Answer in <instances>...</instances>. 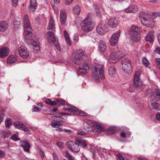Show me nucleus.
Instances as JSON below:
<instances>
[{"instance_id": "nucleus-17", "label": "nucleus", "mask_w": 160, "mask_h": 160, "mask_svg": "<svg viewBox=\"0 0 160 160\" xmlns=\"http://www.w3.org/2000/svg\"><path fill=\"white\" fill-rule=\"evenodd\" d=\"M67 18L66 12L65 9H62L61 10L60 21L62 24H64L66 22Z\"/></svg>"}, {"instance_id": "nucleus-40", "label": "nucleus", "mask_w": 160, "mask_h": 160, "mask_svg": "<svg viewBox=\"0 0 160 160\" xmlns=\"http://www.w3.org/2000/svg\"><path fill=\"white\" fill-rule=\"evenodd\" d=\"M142 63L146 67H148L149 65V62L146 57H143L142 59Z\"/></svg>"}, {"instance_id": "nucleus-52", "label": "nucleus", "mask_w": 160, "mask_h": 160, "mask_svg": "<svg viewBox=\"0 0 160 160\" xmlns=\"http://www.w3.org/2000/svg\"><path fill=\"white\" fill-rule=\"evenodd\" d=\"M95 12L98 16L100 17L101 16V13L99 9L98 8H96Z\"/></svg>"}, {"instance_id": "nucleus-43", "label": "nucleus", "mask_w": 160, "mask_h": 160, "mask_svg": "<svg viewBox=\"0 0 160 160\" xmlns=\"http://www.w3.org/2000/svg\"><path fill=\"white\" fill-rule=\"evenodd\" d=\"M151 18V15L150 14H148V13H146V15L143 18V22L146 21L150 19V18ZM142 22V21H141V22Z\"/></svg>"}, {"instance_id": "nucleus-55", "label": "nucleus", "mask_w": 160, "mask_h": 160, "mask_svg": "<svg viewBox=\"0 0 160 160\" xmlns=\"http://www.w3.org/2000/svg\"><path fill=\"white\" fill-rule=\"evenodd\" d=\"M117 156L120 160H124V158L122 155L120 153L117 154Z\"/></svg>"}, {"instance_id": "nucleus-27", "label": "nucleus", "mask_w": 160, "mask_h": 160, "mask_svg": "<svg viewBox=\"0 0 160 160\" xmlns=\"http://www.w3.org/2000/svg\"><path fill=\"white\" fill-rule=\"evenodd\" d=\"M99 50L102 52H105L107 49V46L105 42L100 41L99 42Z\"/></svg>"}, {"instance_id": "nucleus-7", "label": "nucleus", "mask_w": 160, "mask_h": 160, "mask_svg": "<svg viewBox=\"0 0 160 160\" xmlns=\"http://www.w3.org/2000/svg\"><path fill=\"white\" fill-rule=\"evenodd\" d=\"M124 56V54L121 53L119 51H113L109 55L108 60L110 62L116 63Z\"/></svg>"}, {"instance_id": "nucleus-26", "label": "nucleus", "mask_w": 160, "mask_h": 160, "mask_svg": "<svg viewBox=\"0 0 160 160\" xmlns=\"http://www.w3.org/2000/svg\"><path fill=\"white\" fill-rule=\"evenodd\" d=\"M52 120L54 122H57L59 123H63L65 122V119L59 116H54L52 117Z\"/></svg>"}, {"instance_id": "nucleus-38", "label": "nucleus", "mask_w": 160, "mask_h": 160, "mask_svg": "<svg viewBox=\"0 0 160 160\" xmlns=\"http://www.w3.org/2000/svg\"><path fill=\"white\" fill-rule=\"evenodd\" d=\"M51 125L53 128H59L62 126V124L57 122H52L51 123Z\"/></svg>"}, {"instance_id": "nucleus-32", "label": "nucleus", "mask_w": 160, "mask_h": 160, "mask_svg": "<svg viewBox=\"0 0 160 160\" xmlns=\"http://www.w3.org/2000/svg\"><path fill=\"white\" fill-rule=\"evenodd\" d=\"M84 122L87 124L92 127H94L96 126L97 122L91 120L86 119L84 120Z\"/></svg>"}, {"instance_id": "nucleus-56", "label": "nucleus", "mask_w": 160, "mask_h": 160, "mask_svg": "<svg viewBox=\"0 0 160 160\" xmlns=\"http://www.w3.org/2000/svg\"><path fill=\"white\" fill-rule=\"evenodd\" d=\"M67 158L70 160H73V157L68 153H66Z\"/></svg>"}, {"instance_id": "nucleus-49", "label": "nucleus", "mask_w": 160, "mask_h": 160, "mask_svg": "<svg viewBox=\"0 0 160 160\" xmlns=\"http://www.w3.org/2000/svg\"><path fill=\"white\" fill-rule=\"evenodd\" d=\"M77 135L81 136H85L86 135V133L85 132L83 131L82 130H80L77 133Z\"/></svg>"}, {"instance_id": "nucleus-10", "label": "nucleus", "mask_w": 160, "mask_h": 160, "mask_svg": "<svg viewBox=\"0 0 160 160\" xmlns=\"http://www.w3.org/2000/svg\"><path fill=\"white\" fill-rule=\"evenodd\" d=\"M96 30L98 34L101 35L104 34L108 30L106 23L104 22L100 23L97 26Z\"/></svg>"}, {"instance_id": "nucleus-51", "label": "nucleus", "mask_w": 160, "mask_h": 160, "mask_svg": "<svg viewBox=\"0 0 160 160\" xmlns=\"http://www.w3.org/2000/svg\"><path fill=\"white\" fill-rule=\"evenodd\" d=\"M18 0H12V4L13 6L16 7L18 5Z\"/></svg>"}, {"instance_id": "nucleus-47", "label": "nucleus", "mask_w": 160, "mask_h": 160, "mask_svg": "<svg viewBox=\"0 0 160 160\" xmlns=\"http://www.w3.org/2000/svg\"><path fill=\"white\" fill-rule=\"evenodd\" d=\"M146 13L143 12H140L139 15V18L140 19H143L144 17L146 15Z\"/></svg>"}, {"instance_id": "nucleus-21", "label": "nucleus", "mask_w": 160, "mask_h": 160, "mask_svg": "<svg viewBox=\"0 0 160 160\" xmlns=\"http://www.w3.org/2000/svg\"><path fill=\"white\" fill-rule=\"evenodd\" d=\"M142 23L148 28H152L154 26V22L153 20L151 19L146 21L142 22Z\"/></svg>"}, {"instance_id": "nucleus-2", "label": "nucleus", "mask_w": 160, "mask_h": 160, "mask_svg": "<svg viewBox=\"0 0 160 160\" xmlns=\"http://www.w3.org/2000/svg\"><path fill=\"white\" fill-rule=\"evenodd\" d=\"M23 24L24 31L26 34L25 38L26 42L28 44L32 45L34 47L37 48V50H39L40 48L38 44L33 40L32 37L30 35L32 32V30L31 28L28 17L27 15L24 16Z\"/></svg>"}, {"instance_id": "nucleus-5", "label": "nucleus", "mask_w": 160, "mask_h": 160, "mask_svg": "<svg viewBox=\"0 0 160 160\" xmlns=\"http://www.w3.org/2000/svg\"><path fill=\"white\" fill-rule=\"evenodd\" d=\"M95 26L94 23L91 19V16H88L81 23L82 29L85 32L92 31Z\"/></svg>"}, {"instance_id": "nucleus-3", "label": "nucleus", "mask_w": 160, "mask_h": 160, "mask_svg": "<svg viewBox=\"0 0 160 160\" xmlns=\"http://www.w3.org/2000/svg\"><path fill=\"white\" fill-rule=\"evenodd\" d=\"M76 142L69 141L66 143L67 147L70 149L73 152L77 153L79 151L80 145L83 148L86 147L87 146L86 141L79 137L76 138Z\"/></svg>"}, {"instance_id": "nucleus-23", "label": "nucleus", "mask_w": 160, "mask_h": 160, "mask_svg": "<svg viewBox=\"0 0 160 160\" xmlns=\"http://www.w3.org/2000/svg\"><path fill=\"white\" fill-rule=\"evenodd\" d=\"M55 29V26L54 20L51 17L49 19V24L48 27V30L54 31Z\"/></svg>"}, {"instance_id": "nucleus-64", "label": "nucleus", "mask_w": 160, "mask_h": 160, "mask_svg": "<svg viewBox=\"0 0 160 160\" xmlns=\"http://www.w3.org/2000/svg\"><path fill=\"white\" fill-rule=\"evenodd\" d=\"M157 37L158 38V42H159L160 45V32L158 33L157 35Z\"/></svg>"}, {"instance_id": "nucleus-39", "label": "nucleus", "mask_w": 160, "mask_h": 160, "mask_svg": "<svg viewBox=\"0 0 160 160\" xmlns=\"http://www.w3.org/2000/svg\"><path fill=\"white\" fill-rule=\"evenodd\" d=\"M56 101H57L58 103L59 104H60L62 106H65L67 105L68 106H70V105H68L67 104V102H66L65 100L62 99H57Z\"/></svg>"}, {"instance_id": "nucleus-14", "label": "nucleus", "mask_w": 160, "mask_h": 160, "mask_svg": "<svg viewBox=\"0 0 160 160\" xmlns=\"http://www.w3.org/2000/svg\"><path fill=\"white\" fill-rule=\"evenodd\" d=\"M160 100V91L158 90L155 91L151 97L150 100L152 101L158 102Z\"/></svg>"}, {"instance_id": "nucleus-48", "label": "nucleus", "mask_w": 160, "mask_h": 160, "mask_svg": "<svg viewBox=\"0 0 160 160\" xmlns=\"http://www.w3.org/2000/svg\"><path fill=\"white\" fill-rule=\"evenodd\" d=\"M11 138L14 141H18L20 140V138L17 134H14L11 137Z\"/></svg>"}, {"instance_id": "nucleus-4", "label": "nucleus", "mask_w": 160, "mask_h": 160, "mask_svg": "<svg viewBox=\"0 0 160 160\" xmlns=\"http://www.w3.org/2000/svg\"><path fill=\"white\" fill-rule=\"evenodd\" d=\"M104 69V66L98 63L96 64L92 68V77L96 82L99 81L100 78L102 79H105Z\"/></svg>"}, {"instance_id": "nucleus-9", "label": "nucleus", "mask_w": 160, "mask_h": 160, "mask_svg": "<svg viewBox=\"0 0 160 160\" xmlns=\"http://www.w3.org/2000/svg\"><path fill=\"white\" fill-rule=\"evenodd\" d=\"M141 71L139 70L136 71L134 76L133 80V86L137 88L141 87L142 86V82L141 80L140 79Z\"/></svg>"}, {"instance_id": "nucleus-29", "label": "nucleus", "mask_w": 160, "mask_h": 160, "mask_svg": "<svg viewBox=\"0 0 160 160\" xmlns=\"http://www.w3.org/2000/svg\"><path fill=\"white\" fill-rule=\"evenodd\" d=\"M116 69L114 66L109 67L108 70L109 75L111 77H114L116 74Z\"/></svg>"}, {"instance_id": "nucleus-12", "label": "nucleus", "mask_w": 160, "mask_h": 160, "mask_svg": "<svg viewBox=\"0 0 160 160\" xmlns=\"http://www.w3.org/2000/svg\"><path fill=\"white\" fill-rule=\"evenodd\" d=\"M121 32V30H119L116 33H114L111 37L110 42L112 46H115L118 43Z\"/></svg>"}, {"instance_id": "nucleus-44", "label": "nucleus", "mask_w": 160, "mask_h": 160, "mask_svg": "<svg viewBox=\"0 0 160 160\" xmlns=\"http://www.w3.org/2000/svg\"><path fill=\"white\" fill-rule=\"evenodd\" d=\"M108 130L109 134H113L115 132V128L114 127H111L109 128Z\"/></svg>"}, {"instance_id": "nucleus-53", "label": "nucleus", "mask_w": 160, "mask_h": 160, "mask_svg": "<svg viewBox=\"0 0 160 160\" xmlns=\"http://www.w3.org/2000/svg\"><path fill=\"white\" fill-rule=\"evenodd\" d=\"M13 24L15 27L18 28V26H19L21 24L20 21H15L13 23Z\"/></svg>"}, {"instance_id": "nucleus-45", "label": "nucleus", "mask_w": 160, "mask_h": 160, "mask_svg": "<svg viewBox=\"0 0 160 160\" xmlns=\"http://www.w3.org/2000/svg\"><path fill=\"white\" fill-rule=\"evenodd\" d=\"M155 63L160 70V58H156L154 60Z\"/></svg>"}, {"instance_id": "nucleus-61", "label": "nucleus", "mask_w": 160, "mask_h": 160, "mask_svg": "<svg viewBox=\"0 0 160 160\" xmlns=\"http://www.w3.org/2000/svg\"><path fill=\"white\" fill-rule=\"evenodd\" d=\"M73 0H66V3L67 4H69L73 2Z\"/></svg>"}, {"instance_id": "nucleus-1", "label": "nucleus", "mask_w": 160, "mask_h": 160, "mask_svg": "<svg viewBox=\"0 0 160 160\" xmlns=\"http://www.w3.org/2000/svg\"><path fill=\"white\" fill-rule=\"evenodd\" d=\"M71 59L74 63L80 66L78 70V75H84L88 72L89 66L85 61L88 58L85 54V52L80 50L74 52Z\"/></svg>"}, {"instance_id": "nucleus-15", "label": "nucleus", "mask_w": 160, "mask_h": 160, "mask_svg": "<svg viewBox=\"0 0 160 160\" xmlns=\"http://www.w3.org/2000/svg\"><path fill=\"white\" fill-rule=\"evenodd\" d=\"M14 126L18 129L22 130L25 132H28L29 129L22 123L18 121L14 123Z\"/></svg>"}, {"instance_id": "nucleus-25", "label": "nucleus", "mask_w": 160, "mask_h": 160, "mask_svg": "<svg viewBox=\"0 0 160 160\" xmlns=\"http://www.w3.org/2000/svg\"><path fill=\"white\" fill-rule=\"evenodd\" d=\"M129 33L130 35L139 34L138 27L136 25H133L131 27L130 29Z\"/></svg>"}, {"instance_id": "nucleus-58", "label": "nucleus", "mask_w": 160, "mask_h": 160, "mask_svg": "<svg viewBox=\"0 0 160 160\" xmlns=\"http://www.w3.org/2000/svg\"><path fill=\"white\" fill-rule=\"evenodd\" d=\"M53 155L54 160H59L56 153L54 152Z\"/></svg>"}, {"instance_id": "nucleus-20", "label": "nucleus", "mask_w": 160, "mask_h": 160, "mask_svg": "<svg viewBox=\"0 0 160 160\" xmlns=\"http://www.w3.org/2000/svg\"><path fill=\"white\" fill-rule=\"evenodd\" d=\"M108 26L111 28L116 27L118 23L116 18H112L109 20L108 22Z\"/></svg>"}, {"instance_id": "nucleus-41", "label": "nucleus", "mask_w": 160, "mask_h": 160, "mask_svg": "<svg viewBox=\"0 0 160 160\" xmlns=\"http://www.w3.org/2000/svg\"><path fill=\"white\" fill-rule=\"evenodd\" d=\"M5 123L6 127L7 128H9L10 125L12 124L11 120L10 119L8 118L6 119L5 122Z\"/></svg>"}, {"instance_id": "nucleus-33", "label": "nucleus", "mask_w": 160, "mask_h": 160, "mask_svg": "<svg viewBox=\"0 0 160 160\" xmlns=\"http://www.w3.org/2000/svg\"><path fill=\"white\" fill-rule=\"evenodd\" d=\"M132 39L135 42H139L140 38V34L131 35Z\"/></svg>"}, {"instance_id": "nucleus-28", "label": "nucleus", "mask_w": 160, "mask_h": 160, "mask_svg": "<svg viewBox=\"0 0 160 160\" xmlns=\"http://www.w3.org/2000/svg\"><path fill=\"white\" fill-rule=\"evenodd\" d=\"M94 128L92 130V132L94 133H99L103 130V128L97 123Z\"/></svg>"}, {"instance_id": "nucleus-19", "label": "nucleus", "mask_w": 160, "mask_h": 160, "mask_svg": "<svg viewBox=\"0 0 160 160\" xmlns=\"http://www.w3.org/2000/svg\"><path fill=\"white\" fill-rule=\"evenodd\" d=\"M17 59L16 56L12 54L10 55L7 59V63L8 64H12L15 62Z\"/></svg>"}, {"instance_id": "nucleus-50", "label": "nucleus", "mask_w": 160, "mask_h": 160, "mask_svg": "<svg viewBox=\"0 0 160 160\" xmlns=\"http://www.w3.org/2000/svg\"><path fill=\"white\" fill-rule=\"evenodd\" d=\"M56 145L60 148H63V143L62 142L58 141L56 143Z\"/></svg>"}, {"instance_id": "nucleus-30", "label": "nucleus", "mask_w": 160, "mask_h": 160, "mask_svg": "<svg viewBox=\"0 0 160 160\" xmlns=\"http://www.w3.org/2000/svg\"><path fill=\"white\" fill-rule=\"evenodd\" d=\"M37 7V3L36 0H31L30 5V10L31 11H34Z\"/></svg>"}, {"instance_id": "nucleus-37", "label": "nucleus", "mask_w": 160, "mask_h": 160, "mask_svg": "<svg viewBox=\"0 0 160 160\" xmlns=\"http://www.w3.org/2000/svg\"><path fill=\"white\" fill-rule=\"evenodd\" d=\"M70 108H67V110L68 111L72 112H75L78 111V109L76 107L74 106H69Z\"/></svg>"}, {"instance_id": "nucleus-31", "label": "nucleus", "mask_w": 160, "mask_h": 160, "mask_svg": "<svg viewBox=\"0 0 160 160\" xmlns=\"http://www.w3.org/2000/svg\"><path fill=\"white\" fill-rule=\"evenodd\" d=\"M63 34L67 44L68 45H71V42L69 37L68 34L66 30H65L64 31Z\"/></svg>"}, {"instance_id": "nucleus-36", "label": "nucleus", "mask_w": 160, "mask_h": 160, "mask_svg": "<svg viewBox=\"0 0 160 160\" xmlns=\"http://www.w3.org/2000/svg\"><path fill=\"white\" fill-rule=\"evenodd\" d=\"M73 12L75 14L78 15L79 14L81 11V9L80 7L78 5H76L74 6L73 9Z\"/></svg>"}, {"instance_id": "nucleus-34", "label": "nucleus", "mask_w": 160, "mask_h": 160, "mask_svg": "<svg viewBox=\"0 0 160 160\" xmlns=\"http://www.w3.org/2000/svg\"><path fill=\"white\" fill-rule=\"evenodd\" d=\"M152 108L157 111L160 110V104L158 103L153 102L151 104Z\"/></svg>"}, {"instance_id": "nucleus-35", "label": "nucleus", "mask_w": 160, "mask_h": 160, "mask_svg": "<svg viewBox=\"0 0 160 160\" xmlns=\"http://www.w3.org/2000/svg\"><path fill=\"white\" fill-rule=\"evenodd\" d=\"M45 102L47 104L50 106L55 105L57 104L56 102L55 101H52L49 98L46 99Z\"/></svg>"}, {"instance_id": "nucleus-54", "label": "nucleus", "mask_w": 160, "mask_h": 160, "mask_svg": "<svg viewBox=\"0 0 160 160\" xmlns=\"http://www.w3.org/2000/svg\"><path fill=\"white\" fill-rule=\"evenodd\" d=\"M152 15L155 17H160V12H153L152 13Z\"/></svg>"}, {"instance_id": "nucleus-13", "label": "nucleus", "mask_w": 160, "mask_h": 160, "mask_svg": "<svg viewBox=\"0 0 160 160\" xmlns=\"http://www.w3.org/2000/svg\"><path fill=\"white\" fill-rule=\"evenodd\" d=\"M138 10V6L136 5L132 4L125 9V11L128 13L132 12L136 13Z\"/></svg>"}, {"instance_id": "nucleus-63", "label": "nucleus", "mask_w": 160, "mask_h": 160, "mask_svg": "<svg viewBox=\"0 0 160 160\" xmlns=\"http://www.w3.org/2000/svg\"><path fill=\"white\" fill-rule=\"evenodd\" d=\"M121 136L122 138H125L126 137V134L123 132H122L121 133Z\"/></svg>"}, {"instance_id": "nucleus-16", "label": "nucleus", "mask_w": 160, "mask_h": 160, "mask_svg": "<svg viewBox=\"0 0 160 160\" xmlns=\"http://www.w3.org/2000/svg\"><path fill=\"white\" fill-rule=\"evenodd\" d=\"M20 144L21 147L22 148L24 151L26 152L29 151L30 145L27 140H24L20 141Z\"/></svg>"}, {"instance_id": "nucleus-24", "label": "nucleus", "mask_w": 160, "mask_h": 160, "mask_svg": "<svg viewBox=\"0 0 160 160\" xmlns=\"http://www.w3.org/2000/svg\"><path fill=\"white\" fill-rule=\"evenodd\" d=\"M8 27V23L3 21L0 22V32H4L7 29Z\"/></svg>"}, {"instance_id": "nucleus-6", "label": "nucleus", "mask_w": 160, "mask_h": 160, "mask_svg": "<svg viewBox=\"0 0 160 160\" xmlns=\"http://www.w3.org/2000/svg\"><path fill=\"white\" fill-rule=\"evenodd\" d=\"M46 36L49 42L53 43L58 50V51L61 50L58 39V38L55 37L52 31L47 32L46 34Z\"/></svg>"}, {"instance_id": "nucleus-59", "label": "nucleus", "mask_w": 160, "mask_h": 160, "mask_svg": "<svg viewBox=\"0 0 160 160\" xmlns=\"http://www.w3.org/2000/svg\"><path fill=\"white\" fill-rule=\"evenodd\" d=\"M156 118L157 120L160 121V113L158 112L156 114Z\"/></svg>"}, {"instance_id": "nucleus-18", "label": "nucleus", "mask_w": 160, "mask_h": 160, "mask_svg": "<svg viewBox=\"0 0 160 160\" xmlns=\"http://www.w3.org/2000/svg\"><path fill=\"white\" fill-rule=\"evenodd\" d=\"M9 49L7 47H3L0 49V58H4L9 53Z\"/></svg>"}, {"instance_id": "nucleus-22", "label": "nucleus", "mask_w": 160, "mask_h": 160, "mask_svg": "<svg viewBox=\"0 0 160 160\" xmlns=\"http://www.w3.org/2000/svg\"><path fill=\"white\" fill-rule=\"evenodd\" d=\"M154 39V32H149L145 36V40L147 42L151 43L153 42Z\"/></svg>"}, {"instance_id": "nucleus-8", "label": "nucleus", "mask_w": 160, "mask_h": 160, "mask_svg": "<svg viewBox=\"0 0 160 160\" xmlns=\"http://www.w3.org/2000/svg\"><path fill=\"white\" fill-rule=\"evenodd\" d=\"M122 69L127 74L131 73L132 69L131 61L129 59L125 58L123 59L122 62Z\"/></svg>"}, {"instance_id": "nucleus-57", "label": "nucleus", "mask_w": 160, "mask_h": 160, "mask_svg": "<svg viewBox=\"0 0 160 160\" xmlns=\"http://www.w3.org/2000/svg\"><path fill=\"white\" fill-rule=\"evenodd\" d=\"M5 155V152L3 150H0V158L3 157Z\"/></svg>"}, {"instance_id": "nucleus-42", "label": "nucleus", "mask_w": 160, "mask_h": 160, "mask_svg": "<svg viewBox=\"0 0 160 160\" xmlns=\"http://www.w3.org/2000/svg\"><path fill=\"white\" fill-rule=\"evenodd\" d=\"M41 110V108H38L36 106H33V108L32 109V111L33 112H38L40 111Z\"/></svg>"}, {"instance_id": "nucleus-60", "label": "nucleus", "mask_w": 160, "mask_h": 160, "mask_svg": "<svg viewBox=\"0 0 160 160\" xmlns=\"http://www.w3.org/2000/svg\"><path fill=\"white\" fill-rule=\"evenodd\" d=\"M81 116H85L86 115V113L83 111H80L79 113H78Z\"/></svg>"}, {"instance_id": "nucleus-11", "label": "nucleus", "mask_w": 160, "mask_h": 160, "mask_svg": "<svg viewBox=\"0 0 160 160\" xmlns=\"http://www.w3.org/2000/svg\"><path fill=\"white\" fill-rule=\"evenodd\" d=\"M18 52L20 56L23 58H26L29 56V52L24 45H21L18 48Z\"/></svg>"}, {"instance_id": "nucleus-62", "label": "nucleus", "mask_w": 160, "mask_h": 160, "mask_svg": "<svg viewBox=\"0 0 160 160\" xmlns=\"http://www.w3.org/2000/svg\"><path fill=\"white\" fill-rule=\"evenodd\" d=\"M3 115L1 113L0 114V123H1L3 119Z\"/></svg>"}, {"instance_id": "nucleus-46", "label": "nucleus", "mask_w": 160, "mask_h": 160, "mask_svg": "<svg viewBox=\"0 0 160 160\" xmlns=\"http://www.w3.org/2000/svg\"><path fill=\"white\" fill-rule=\"evenodd\" d=\"M3 134L5 138L9 137L11 135L10 132L9 131H4L3 132Z\"/></svg>"}]
</instances>
